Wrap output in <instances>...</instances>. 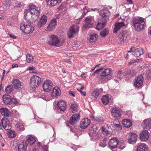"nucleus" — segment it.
<instances>
[{
	"label": "nucleus",
	"mask_w": 151,
	"mask_h": 151,
	"mask_svg": "<svg viewBox=\"0 0 151 151\" xmlns=\"http://www.w3.org/2000/svg\"><path fill=\"white\" fill-rule=\"evenodd\" d=\"M29 9H26L24 12V18L26 20L27 17L31 14V17L34 21H36L40 15V12L37 9V7L34 5L29 4Z\"/></svg>",
	"instance_id": "nucleus-1"
},
{
	"label": "nucleus",
	"mask_w": 151,
	"mask_h": 151,
	"mask_svg": "<svg viewBox=\"0 0 151 151\" xmlns=\"http://www.w3.org/2000/svg\"><path fill=\"white\" fill-rule=\"evenodd\" d=\"M21 29L26 34H29L32 33L34 30L35 27L28 19L26 23L21 24L20 25Z\"/></svg>",
	"instance_id": "nucleus-2"
},
{
	"label": "nucleus",
	"mask_w": 151,
	"mask_h": 151,
	"mask_svg": "<svg viewBox=\"0 0 151 151\" xmlns=\"http://www.w3.org/2000/svg\"><path fill=\"white\" fill-rule=\"evenodd\" d=\"M133 24L135 29L137 31L143 30L145 26V22L143 18L141 17L133 19Z\"/></svg>",
	"instance_id": "nucleus-3"
},
{
	"label": "nucleus",
	"mask_w": 151,
	"mask_h": 151,
	"mask_svg": "<svg viewBox=\"0 0 151 151\" xmlns=\"http://www.w3.org/2000/svg\"><path fill=\"white\" fill-rule=\"evenodd\" d=\"M111 72V70L109 68L106 69L103 71L101 73L100 78L99 79L100 82H104L111 79L112 78Z\"/></svg>",
	"instance_id": "nucleus-4"
},
{
	"label": "nucleus",
	"mask_w": 151,
	"mask_h": 151,
	"mask_svg": "<svg viewBox=\"0 0 151 151\" xmlns=\"http://www.w3.org/2000/svg\"><path fill=\"white\" fill-rule=\"evenodd\" d=\"M48 38V44L56 47H59L60 45L59 40L56 35H50Z\"/></svg>",
	"instance_id": "nucleus-5"
},
{
	"label": "nucleus",
	"mask_w": 151,
	"mask_h": 151,
	"mask_svg": "<svg viewBox=\"0 0 151 151\" xmlns=\"http://www.w3.org/2000/svg\"><path fill=\"white\" fill-rule=\"evenodd\" d=\"M30 81V87L32 88H36L40 84L41 79L38 76H34L32 77Z\"/></svg>",
	"instance_id": "nucleus-6"
},
{
	"label": "nucleus",
	"mask_w": 151,
	"mask_h": 151,
	"mask_svg": "<svg viewBox=\"0 0 151 151\" xmlns=\"http://www.w3.org/2000/svg\"><path fill=\"white\" fill-rule=\"evenodd\" d=\"M111 15L110 12L107 8H104L101 10L99 14V16L103 20L108 21Z\"/></svg>",
	"instance_id": "nucleus-7"
},
{
	"label": "nucleus",
	"mask_w": 151,
	"mask_h": 151,
	"mask_svg": "<svg viewBox=\"0 0 151 151\" xmlns=\"http://www.w3.org/2000/svg\"><path fill=\"white\" fill-rule=\"evenodd\" d=\"M122 110L118 107L114 106L111 108V113L112 116L116 118H119L122 115Z\"/></svg>",
	"instance_id": "nucleus-8"
},
{
	"label": "nucleus",
	"mask_w": 151,
	"mask_h": 151,
	"mask_svg": "<svg viewBox=\"0 0 151 151\" xmlns=\"http://www.w3.org/2000/svg\"><path fill=\"white\" fill-rule=\"evenodd\" d=\"M93 21V16H89L86 17L85 19V23L83 25V28L86 29L92 27L93 26L92 22Z\"/></svg>",
	"instance_id": "nucleus-9"
},
{
	"label": "nucleus",
	"mask_w": 151,
	"mask_h": 151,
	"mask_svg": "<svg viewBox=\"0 0 151 151\" xmlns=\"http://www.w3.org/2000/svg\"><path fill=\"white\" fill-rule=\"evenodd\" d=\"M78 27L76 25H73L70 27L67 33V35L69 38H71L79 31Z\"/></svg>",
	"instance_id": "nucleus-10"
},
{
	"label": "nucleus",
	"mask_w": 151,
	"mask_h": 151,
	"mask_svg": "<svg viewBox=\"0 0 151 151\" xmlns=\"http://www.w3.org/2000/svg\"><path fill=\"white\" fill-rule=\"evenodd\" d=\"M53 83L50 80H46L43 83V88L44 91L49 92L52 88Z\"/></svg>",
	"instance_id": "nucleus-11"
},
{
	"label": "nucleus",
	"mask_w": 151,
	"mask_h": 151,
	"mask_svg": "<svg viewBox=\"0 0 151 151\" xmlns=\"http://www.w3.org/2000/svg\"><path fill=\"white\" fill-rule=\"evenodd\" d=\"M118 143V140L116 137L112 138L109 141L108 147L112 150L113 149L117 147Z\"/></svg>",
	"instance_id": "nucleus-12"
},
{
	"label": "nucleus",
	"mask_w": 151,
	"mask_h": 151,
	"mask_svg": "<svg viewBox=\"0 0 151 151\" xmlns=\"http://www.w3.org/2000/svg\"><path fill=\"white\" fill-rule=\"evenodd\" d=\"M137 136L136 134L131 133L127 135V139L129 143L134 144L137 141Z\"/></svg>",
	"instance_id": "nucleus-13"
},
{
	"label": "nucleus",
	"mask_w": 151,
	"mask_h": 151,
	"mask_svg": "<svg viewBox=\"0 0 151 151\" xmlns=\"http://www.w3.org/2000/svg\"><path fill=\"white\" fill-rule=\"evenodd\" d=\"M47 21V17L45 15L42 16L39 21L38 22L37 27L39 29H40L43 27L46 24Z\"/></svg>",
	"instance_id": "nucleus-14"
},
{
	"label": "nucleus",
	"mask_w": 151,
	"mask_h": 151,
	"mask_svg": "<svg viewBox=\"0 0 151 151\" xmlns=\"http://www.w3.org/2000/svg\"><path fill=\"white\" fill-rule=\"evenodd\" d=\"M56 25L57 20L56 19H52L47 27V30L49 31H52L55 28Z\"/></svg>",
	"instance_id": "nucleus-15"
},
{
	"label": "nucleus",
	"mask_w": 151,
	"mask_h": 151,
	"mask_svg": "<svg viewBox=\"0 0 151 151\" xmlns=\"http://www.w3.org/2000/svg\"><path fill=\"white\" fill-rule=\"evenodd\" d=\"M143 78L142 76H139L135 79L134 82V86L136 87H140L142 85Z\"/></svg>",
	"instance_id": "nucleus-16"
},
{
	"label": "nucleus",
	"mask_w": 151,
	"mask_h": 151,
	"mask_svg": "<svg viewBox=\"0 0 151 151\" xmlns=\"http://www.w3.org/2000/svg\"><path fill=\"white\" fill-rule=\"evenodd\" d=\"M2 124L3 128L6 130L9 129L11 128L9 121L6 118H4L2 119Z\"/></svg>",
	"instance_id": "nucleus-17"
},
{
	"label": "nucleus",
	"mask_w": 151,
	"mask_h": 151,
	"mask_svg": "<svg viewBox=\"0 0 151 151\" xmlns=\"http://www.w3.org/2000/svg\"><path fill=\"white\" fill-rule=\"evenodd\" d=\"M91 121L88 118L83 119L80 124L81 127L83 129L86 128L90 124Z\"/></svg>",
	"instance_id": "nucleus-18"
},
{
	"label": "nucleus",
	"mask_w": 151,
	"mask_h": 151,
	"mask_svg": "<svg viewBox=\"0 0 151 151\" xmlns=\"http://www.w3.org/2000/svg\"><path fill=\"white\" fill-rule=\"evenodd\" d=\"M61 93L60 89L57 86L55 87L51 93V96L53 98H56L60 96Z\"/></svg>",
	"instance_id": "nucleus-19"
},
{
	"label": "nucleus",
	"mask_w": 151,
	"mask_h": 151,
	"mask_svg": "<svg viewBox=\"0 0 151 151\" xmlns=\"http://www.w3.org/2000/svg\"><path fill=\"white\" fill-rule=\"evenodd\" d=\"M80 118V116L78 114L73 115L70 118L69 123L72 125L74 124L79 120Z\"/></svg>",
	"instance_id": "nucleus-20"
},
{
	"label": "nucleus",
	"mask_w": 151,
	"mask_h": 151,
	"mask_svg": "<svg viewBox=\"0 0 151 151\" xmlns=\"http://www.w3.org/2000/svg\"><path fill=\"white\" fill-rule=\"evenodd\" d=\"M107 21L103 20L102 19L98 20L96 28V29L98 30H100L106 26Z\"/></svg>",
	"instance_id": "nucleus-21"
},
{
	"label": "nucleus",
	"mask_w": 151,
	"mask_h": 151,
	"mask_svg": "<svg viewBox=\"0 0 151 151\" xmlns=\"http://www.w3.org/2000/svg\"><path fill=\"white\" fill-rule=\"evenodd\" d=\"M150 134L147 130L142 131L140 135V138L142 141L147 140L149 137Z\"/></svg>",
	"instance_id": "nucleus-22"
},
{
	"label": "nucleus",
	"mask_w": 151,
	"mask_h": 151,
	"mask_svg": "<svg viewBox=\"0 0 151 151\" xmlns=\"http://www.w3.org/2000/svg\"><path fill=\"white\" fill-rule=\"evenodd\" d=\"M57 106L58 108L61 111H64L66 108V105L65 102L63 101L60 100L58 101Z\"/></svg>",
	"instance_id": "nucleus-23"
},
{
	"label": "nucleus",
	"mask_w": 151,
	"mask_h": 151,
	"mask_svg": "<svg viewBox=\"0 0 151 151\" xmlns=\"http://www.w3.org/2000/svg\"><path fill=\"white\" fill-rule=\"evenodd\" d=\"M125 26L124 22H118L116 23L115 24V27L114 29V32H116L120 29Z\"/></svg>",
	"instance_id": "nucleus-24"
},
{
	"label": "nucleus",
	"mask_w": 151,
	"mask_h": 151,
	"mask_svg": "<svg viewBox=\"0 0 151 151\" xmlns=\"http://www.w3.org/2000/svg\"><path fill=\"white\" fill-rule=\"evenodd\" d=\"M143 128L149 129L151 127V119H148L144 120L142 124Z\"/></svg>",
	"instance_id": "nucleus-25"
},
{
	"label": "nucleus",
	"mask_w": 151,
	"mask_h": 151,
	"mask_svg": "<svg viewBox=\"0 0 151 151\" xmlns=\"http://www.w3.org/2000/svg\"><path fill=\"white\" fill-rule=\"evenodd\" d=\"M3 100L4 103L6 104H12V98L8 94H5L3 96Z\"/></svg>",
	"instance_id": "nucleus-26"
},
{
	"label": "nucleus",
	"mask_w": 151,
	"mask_h": 151,
	"mask_svg": "<svg viewBox=\"0 0 151 151\" xmlns=\"http://www.w3.org/2000/svg\"><path fill=\"white\" fill-rule=\"evenodd\" d=\"M12 83L16 89H18L22 88V85L21 82L19 79H14L12 81Z\"/></svg>",
	"instance_id": "nucleus-27"
},
{
	"label": "nucleus",
	"mask_w": 151,
	"mask_h": 151,
	"mask_svg": "<svg viewBox=\"0 0 151 151\" xmlns=\"http://www.w3.org/2000/svg\"><path fill=\"white\" fill-rule=\"evenodd\" d=\"M127 31H122L118 36V38L120 42L123 41L126 39Z\"/></svg>",
	"instance_id": "nucleus-28"
},
{
	"label": "nucleus",
	"mask_w": 151,
	"mask_h": 151,
	"mask_svg": "<svg viewBox=\"0 0 151 151\" xmlns=\"http://www.w3.org/2000/svg\"><path fill=\"white\" fill-rule=\"evenodd\" d=\"M27 146V143L20 142L19 145L18 151H26Z\"/></svg>",
	"instance_id": "nucleus-29"
},
{
	"label": "nucleus",
	"mask_w": 151,
	"mask_h": 151,
	"mask_svg": "<svg viewBox=\"0 0 151 151\" xmlns=\"http://www.w3.org/2000/svg\"><path fill=\"white\" fill-rule=\"evenodd\" d=\"M62 0H46L47 5L51 6H55L58 3L60 2Z\"/></svg>",
	"instance_id": "nucleus-30"
},
{
	"label": "nucleus",
	"mask_w": 151,
	"mask_h": 151,
	"mask_svg": "<svg viewBox=\"0 0 151 151\" xmlns=\"http://www.w3.org/2000/svg\"><path fill=\"white\" fill-rule=\"evenodd\" d=\"M148 147L145 144L141 143L137 147V151H147Z\"/></svg>",
	"instance_id": "nucleus-31"
},
{
	"label": "nucleus",
	"mask_w": 151,
	"mask_h": 151,
	"mask_svg": "<svg viewBox=\"0 0 151 151\" xmlns=\"http://www.w3.org/2000/svg\"><path fill=\"white\" fill-rule=\"evenodd\" d=\"M143 49L141 47H139L135 50L133 55L135 57H138L143 54Z\"/></svg>",
	"instance_id": "nucleus-32"
},
{
	"label": "nucleus",
	"mask_w": 151,
	"mask_h": 151,
	"mask_svg": "<svg viewBox=\"0 0 151 151\" xmlns=\"http://www.w3.org/2000/svg\"><path fill=\"white\" fill-rule=\"evenodd\" d=\"M122 124L124 127L127 128L130 127L132 124V121L129 119H124L123 120Z\"/></svg>",
	"instance_id": "nucleus-33"
},
{
	"label": "nucleus",
	"mask_w": 151,
	"mask_h": 151,
	"mask_svg": "<svg viewBox=\"0 0 151 151\" xmlns=\"http://www.w3.org/2000/svg\"><path fill=\"white\" fill-rule=\"evenodd\" d=\"M99 133L97 132H93V133H89V135L90 137V139L92 140H98L99 138Z\"/></svg>",
	"instance_id": "nucleus-34"
},
{
	"label": "nucleus",
	"mask_w": 151,
	"mask_h": 151,
	"mask_svg": "<svg viewBox=\"0 0 151 151\" xmlns=\"http://www.w3.org/2000/svg\"><path fill=\"white\" fill-rule=\"evenodd\" d=\"M98 38L97 35L95 33L90 34L88 40L90 42H94Z\"/></svg>",
	"instance_id": "nucleus-35"
},
{
	"label": "nucleus",
	"mask_w": 151,
	"mask_h": 151,
	"mask_svg": "<svg viewBox=\"0 0 151 151\" xmlns=\"http://www.w3.org/2000/svg\"><path fill=\"white\" fill-rule=\"evenodd\" d=\"M0 111L1 114L6 117L9 116L10 114L8 109L6 108H1L0 109Z\"/></svg>",
	"instance_id": "nucleus-36"
},
{
	"label": "nucleus",
	"mask_w": 151,
	"mask_h": 151,
	"mask_svg": "<svg viewBox=\"0 0 151 151\" xmlns=\"http://www.w3.org/2000/svg\"><path fill=\"white\" fill-rule=\"evenodd\" d=\"M23 125L24 124L23 122L21 121H19L15 124V127L19 130L22 131L24 129Z\"/></svg>",
	"instance_id": "nucleus-37"
},
{
	"label": "nucleus",
	"mask_w": 151,
	"mask_h": 151,
	"mask_svg": "<svg viewBox=\"0 0 151 151\" xmlns=\"http://www.w3.org/2000/svg\"><path fill=\"white\" fill-rule=\"evenodd\" d=\"M36 141V137L32 136H30L27 139V142L30 145H32Z\"/></svg>",
	"instance_id": "nucleus-38"
},
{
	"label": "nucleus",
	"mask_w": 151,
	"mask_h": 151,
	"mask_svg": "<svg viewBox=\"0 0 151 151\" xmlns=\"http://www.w3.org/2000/svg\"><path fill=\"white\" fill-rule=\"evenodd\" d=\"M101 101L104 105H107L109 102V96L108 95L103 96L101 99Z\"/></svg>",
	"instance_id": "nucleus-39"
},
{
	"label": "nucleus",
	"mask_w": 151,
	"mask_h": 151,
	"mask_svg": "<svg viewBox=\"0 0 151 151\" xmlns=\"http://www.w3.org/2000/svg\"><path fill=\"white\" fill-rule=\"evenodd\" d=\"M98 128L95 124L93 125L89 128V133H93L97 132Z\"/></svg>",
	"instance_id": "nucleus-40"
},
{
	"label": "nucleus",
	"mask_w": 151,
	"mask_h": 151,
	"mask_svg": "<svg viewBox=\"0 0 151 151\" xmlns=\"http://www.w3.org/2000/svg\"><path fill=\"white\" fill-rule=\"evenodd\" d=\"M92 119L95 120L100 124L103 123L104 122V120L103 118L99 116H94L93 117Z\"/></svg>",
	"instance_id": "nucleus-41"
},
{
	"label": "nucleus",
	"mask_w": 151,
	"mask_h": 151,
	"mask_svg": "<svg viewBox=\"0 0 151 151\" xmlns=\"http://www.w3.org/2000/svg\"><path fill=\"white\" fill-rule=\"evenodd\" d=\"M109 29L108 28H105L100 32V35L102 37H104L106 36L109 33Z\"/></svg>",
	"instance_id": "nucleus-42"
},
{
	"label": "nucleus",
	"mask_w": 151,
	"mask_h": 151,
	"mask_svg": "<svg viewBox=\"0 0 151 151\" xmlns=\"http://www.w3.org/2000/svg\"><path fill=\"white\" fill-rule=\"evenodd\" d=\"M99 91L94 89L92 92V95L95 99H99Z\"/></svg>",
	"instance_id": "nucleus-43"
},
{
	"label": "nucleus",
	"mask_w": 151,
	"mask_h": 151,
	"mask_svg": "<svg viewBox=\"0 0 151 151\" xmlns=\"http://www.w3.org/2000/svg\"><path fill=\"white\" fill-rule=\"evenodd\" d=\"M33 57L30 54H27L26 55V60L28 63H31L33 61Z\"/></svg>",
	"instance_id": "nucleus-44"
},
{
	"label": "nucleus",
	"mask_w": 151,
	"mask_h": 151,
	"mask_svg": "<svg viewBox=\"0 0 151 151\" xmlns=\"http://www.w3.org/2000/svg\"><path fill=\"white\" fill-rule=\"evenodd\" d=\"M13 86L12 85H8L5 88V92L8 93H11L13 91Z\"/></svg>",
	"instance_id": "nucleus-45"
},
{
	"label": "nucleus",
	"mask_w": 151,
	"mask_h": 151,
	"mask_svg": "<svg viewBox=\"0 0 151 151\" xmlns=\"http://www.w3.org/2000/svg\"><path fill=\"white\" fill-rule=\"evenodd\" d=\"M146 60L148 62L151 61V52H147L145 55Z\"/></svg>",
	"instance_id": "nucleus-46"
},
{
	"label": "nucleus",
	"mask_w": 151,
	"mask_h": 151,
	"mask_svg": "<svg viewBox=\"0 0 151 151\" xmlns=\"http://www.w3.org/2000/svg\"><path fill=\"white\" fill-rule=\"evenodd\" d=\"M124 76V75L122 71H119L117 72L116 74V77L118 78L121 80Z\"/></svg>",
	"instance_id": "nucleus-47"
},
{
	"label": "nucleus",
	"mask_w": 151,
	"mask_h": 151,
	"mask_svg": "<svg viewBox=\"0 0 151 151\" xmlns=\"http://www.w3.org/2000/svg\"><path fill=\"white\" fill-rule=\"evenodd\" d=\"M125 147V144L123 142H120L118 143L117 147L119 149L122 150Z\"/></svg>",
	"instance_id": "nucleus-48"
},
{
	"label": "nucleus",
	"mask_w": 151,
	"mask_h": 151,
	"mask_svg": "<svg viewBox=\"0 0 151 151\" xmlns=\"http://www.w3.org/2000/svg\"><path fill=\"white\" fill-rule=\"evenodd\" d=\"M106 139H104L101 142L99 143V146L100 147H106Z\"/></svg>",
	"instance_id": "nucleus-49"
},
{
	"label": "nucleus",
	"mask_w": 151,
	"mask_h": 151,
	"mask_svg": "<svg viewBox=\"0 0 151 151\" xmlns=\"http://www.w3.org/2000/svg\"><path fill=\"white\" fill-rule=\"evenodd\" d=\"M16 136V134L14 131L11 130L9 133V137L10 138L15 137Z\"/></svg>",
	"instance_id": "nucleus-50"
},
{
	"label": "nucleus",
	"mask_w": 151,
	"mask_h": 151,
	"mask_svg": "<svg viewBox=\"0 0 151 151\" xmlns=\"http://www.w3.org/2000/svg\"><path fill=\"white\" fill-rule=\"evenodd\" d=\"M70 108L73 111H77L78 110L77 105L75 104H72L70 106Z\"/></svg>",
	"instance_id": "nucleus-51"
},
{
	"label": "nucleus",
	"mask_w": 151,
	"mask_h": 151,
	"mask_svg": "<svg viewBox=\"0 0 151 151\" xmlns=\"http://www.w3.org/2000/svg\"><path fill=\"white\" fill-rule=\"evenodd\" d=\"M101 130L104 134H110L108 131L104 127H101Z\"/></svg>",
	"instance_id": "nucleus-52"
},
{
	"label": "nucleus",
	"mask_w": 151,
	"mask_h": 151,
	"mask_svg": "<svg viewBox=\"0 0 151 151\" xmlns=\"http://www.w3.org/2000/svg\"><path fill=\"white\" fill-rule=\"evenodd\" d=\"M103 70L102 68H100L99 69L96 70L93 73V76H95L96 74H98L100 72Z\"/></svg>",
	"instance_id": "nucleus-53"
},
{
	"label": "nucleus",
	"mask_w": 151,
	"mask_h": 151,
	"mask_svg": "<svg viewBox=\"0 0 151 151\" xmlns=\"http://www.w3.org/2000/svg\"><path fill=\"white\" fill-rule=\"evenodd\" d=\"M5 3L6 6V7H8L10 5L12 2L10 0H6Z\"/></svg>",
	"instance_id": "nucleus-54"
},
{
	"label": "nucleus",
	"mask_w": 151,
	"mask_h": 151,
	"mask_svg": "<svg viewBox=\"0 0 151 151\" xmlns=\"http://www.w3.org/2000/svg\"><path fill=\"white\" fill-rule=\"evenodd\" d=\"M114 127H116L117 128H118L120 130H121L122 129L119 122V124L117 123V124L114 125Z\"/></svg>",
	"instance_id": "nucleus-55"
},
{
	"label": "nucleus",
	"mask_w": 151,
	"mask_h": 151,
	"mask_svg": "<svg viewBox=\"0 0 151 151\" xmlns=\"http://www.w3.org/2000/svg\"><path fill=\"white\" fill-rule=\"evenodd\" d=\"M135 74V72L134 70H132V71H129L128 74L131 76H133Z\"/></svg>",
	"instance_id": "nucleus-56"
},
{
	"label": "nucleus",
	"mask_w": 151,
	"mask_h": 151,
	"mask_svg": "<svg viewBox=\"0 0 151 151\" xmlns=\"http://www.w3.org/2000/svg\"><path fill=\"white\" fill-rule=\"evenodd\" d=\"M12 104L13 103L14 104H16L17 103V100L16 99L13 98H12Z\"/></svg>",
	"instance_id": "nucleus-57"
},
{
	"label": "nucleus",
	"mask_w": 151,
	"mask_h": 151,
	"mask_svg": "<svg viewBox=\"0 0 151 151\" xmlns=\"http://www.w3.org/2000/svg\"><path fill=\"white\" fill-rule=\"evenodd\" d=\"M35 69V68L33 66H32V67L29 66L28 67V68H27V70H30V73H32V72L33 73V72H32V70H34Z\"/></svg>",
	"instance_id": "nucleus-58"
},
{
	"label": "nucleus",
	"mask_w": 151,
	"mask_h": 151,
	"mask_svg": "<svg viewBox=\"0 0 151 151\" xmlns=\"http://www.w3.org/2000/svg\"><path fill=\"white\" fill-rule=\"evenodd\" d=\"M100 9V8L99 9H97V8H94V9H90V11H94L96 10H97L98 12H99V10Z\"/></svg>",
	"instance_id": "nucleus-59"
},
{
	"label": "nucleus",
	"mask_w": 151,
	"mask_h": 151,
	"mask_svg": "<svg viewBox=\"0 0 151 151\" xmlns=\"http://www.w3.org/2000/svg\"><path fill=\"white\" fill-rule=\"evenodd\" d=\"M136 60H132L128 63V65H131L132 64L136 62Z\"/></svg>",
	"instance_id": "nucleus-60"
},
{
	"label": "nucleus",
	"mask_w": 151,
	"mask_h": 151,
	"mask_svg": "<svg viewBox=\"0 0 151 151\" xmlns=\"http://www.w3.org/2000/svg\"><path fill=\"white\" fill-rule=\"evenodd\" d=\"M135 50V48L134 47H132L130 48V50L128 51V52H131Z\"/></svg>",
	"instance_id": "nucleus-61"
},
{
	"label": "nucleus",
	"mask_w": 151,
	"mask_h": 151,
	"mask_svg": "<svg viewBox=\"0 0 151 151\" xmlns=\"http://www.w3.org/2000/svg\"><path fill=\"white\" fill-rule=\"evenodd\" d=\"M8 35L11 37L13 39H15L16 38V37L13 34H8Z\"/></svg>",
	"instance_id": "nucleus-62"
},
{
	"label": "nucleus",
	"mask_w": 151,
	"mask_h": 151,
	"mask_svg": "<svg viewBox=\"0 0 151 151\" xmlns=\"http://www.w3.org/2000/svg\"><path fill=\"white\" fill-rule=\"evenodd\" d=\"M18 67V65L17 64H13L12 65V68H14Z\"/></svg>",
	"instance_id": "nucleus-63"
},
{
	"label": "nucleus",
	"mask_w": 151,
	"mask_h": 151,
	"mask_svg": "<svg viewBox=\"0 0 151 151\" xmlns=\"http://www.w3.org/2000/svg\"><path fill=\"white\" fill-rule=\"evenodd\" d=\"M69 94H70L72 96H75V94H74V93L72 91H69Z\"/></svg>",
	"instance_id": "nucleus-64"
}]
</instances>
